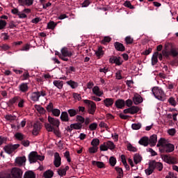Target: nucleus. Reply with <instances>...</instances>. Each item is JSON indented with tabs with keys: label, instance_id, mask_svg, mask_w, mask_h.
<instances>
[{
	"label": "nucleus",
	"instance_id": "f257e3e1",
	"mask_svg": "<svg viewBox=\"0 0 178 178\" xmlns=\"http://www.w3.org/2000/svg\"><path fill=\"white\" fill-rule=\"evenodd\" d=\"M152 92L155 98L159 101L163 102L165 99H166V94H165V92L163 90H162V88L159 87H154L152 89Z\"/></svg>",
	"mask_w": 178,
	"mask_h": 178
},
{
	"label": "nucleus",
	"instance_id": "f03ea898",
	"mask_svg": "<svg viewBox=\"0 0 178 178\" xmlns=\"http://www.w3.org/2000/svg\"><path fill=\"white\" fill-rule=\"evenodd\" d=\"M45 156L38 155L37 152H31L29 155V161L30 163H35L37 161H44Z\"/></svg>",
	"mask_w": 178,
	"mask_h": 178
},
{
	"label": "nucleus",
	"instance_id": "7ed1b4c3",
	"mask_svg": "<svg viewBox=\"0 0 178 178\" xmlns=\"http://www.w3.org/2000/svg\"><path fill=\"white\" fill-rule=\"evenodd\" d=\"M46 96H47V92H45V90L33 92L31 95V101H33V102H38V101H40V97H46Z\"/></svg>",
	"mask_w": 178,
	"mask_h": 178
},
{
	"label": "nucleus",
	"instance_id": "20e7f679",
	"mask_svg": "<svg viewBox=\"0 0 178 178\" xmlns=\"http://www.w3.org/2000/svg\"><path fill=\"white\" fill-rule=\"evenodd\" d=\"M83 102L89 106L88 113H90V115H94L95 111H97V104H95L94 102L88 99H84Z\"/></svg>",
	"mask_w": 178,
	"mask_h": 178
},
{
	"label": "nucleus",
	"instance_id": "39448f33",
	"mask_svg": "<svg viewBox=\"0 0 178 178\" xmlns=\"http://www.w3.org/2000/svg\"><path fill=\"white\" fill-rule=\"evenodd\" d=\"M175 151V145L172 143H166V140L164 142L163 148L161 149V152H167L168 154L173 152Z\"/></svg>",
	"mask_w": 178,
	"mask_h": 178
},
{
	"label": "nucleus",
	"instance_id": "423d86ee",
	"mask_svg": "<svg viewBox=\"0 0 178 178\" xmlns=\"http://www.w3.org/2000/svg\"><path fill=\"white\" fill-rule=\"evenodd\" d=\"M11 178H22L23 177V171L18 168H12L10 173Z\"/></svg>",
	"mask_w": 178,
	"mask_h": 178
},
{
	"label": "nucleus",
	"instance_id": "0eeeda50",
	"mask_svg": "<svg viewBox=\"0 0 178 178\" xmlns=\"http://www.w3.org/2000/svg\"><path fill=\"white\" fill-rule=\"evenodd\" d=\"M20 147V145L15 144V145H8L3 147V149L6 154H8V155H10V154H13L16 149H17Z\"/></svg>",
	"mask_w": 178,
	"mask_h": 178
},
{
	"label": "nucleus",
	"instance_id": "6e6552de",
	"mask_svg": "<svg viewBox=\"0 0 178 178\" xmlns=\"http://www.w3.org/2000/svg\"><path fill=\"white\" fill-rule=\"evenodd\" d=\"M150 168H153V169H156L159 172H162L163 169V164L161 162H156V161H150Z\"/></svg>",
	"mask_w": 178,
	"mask_h": 178
},
{
	"label": "nucleus",
	"instance_id": "1a4fd4ad",
	"mask_svg": "<svg viewBox=\"0 0 178 178\" xmlns=\"http://www.w3.org/2000/svg\"><path fill=\"white\" fill-rule=\"evenodd\" d=\"M164 162L169 163V165H175L177 163V159L171 156L165 155L163 158Z\"/></svg>",
	"mask_w": 178,
	"mask_h": 178
},
{
	"label": "nucleus",
	"instance_id": "9d476101",
	"mask_svg": "<svg viewBox=\"0 0 178 178\" xmlns=\"http://www.w3.org/2000/svg\"><path fill=\"white\" fill-rule=\"evenodd\" d=\"M109 63H115L117 66H120L122 63H123V60H122V58L120 56H113L109 58Z\"/></svg>",
	"mask_w": 178,
	"mask_h": 178
},
{
	"label": "nucleus",
	"instance_id": "9b49d317",
	"mask_svg": "<svg viewBox=\"0 0 178 178\" xmlns=\"http://www.w3.org/2000/svg\"><path fill=\"white\" fill-rule=\"evenodd\" d=\"M61 54L63 56H68V58H72V56L74 55V51L69 49L67 47H63L61 49Z\"/></svg>",
	"mask_w": 178,
	"mask_h": 178
},
{
	"label": "nucleus",
	"instance_id": "f8f14e48",
	"mask_svg": "<svg viewBox=\"0 0 178 178\" xmlns=\"http://www.w3.org/2000/svg\"><path fill=\"white\" fill-rule=\"evenodd\" d=\"M54 165L56 168H59L62 165V159L58 152L54 153Z\"/></svg>",
	"mask_w": 178,
	"mask_h": 178
},
{
	"label": "nucleus",
	"instance_id": "ddd939ff",
	"mask_svg": "<svg viewBox=\"0 0 178 178\" xmlns=\"http://www.w3.org/2000/svg\"><path fill=\"white\" fill-rule=\"evenodd\" d=\"M114 105L118 109H123L126 106V102L123 99H118L115 101Z\"/></svg>",
	"mask_w": 178,
	"mask_h": 178
},
{
	"label": "nucleus",
	"instance_id": "4468645a",
	"mask_svg": "<svg viewBox=\"0 0 178 178\" xmlns=\"http://www.w3.org/2000/svg\"><path fill=\"white\" fill-rule=\"evenodd\" d=\"M41 130V122H38L33 124V136H38V133Z\"/></svg>",
	"mask_w": 178,
	"mask_h": 178
},
{
	"label": "nucleus",
	"instance_id": "2eb2a0df",
	"mask_svg": "<svg viewBox=\"0 0 178 178\" xmlns=\"http://www.w3.org/2000/svg\"><path fill=\"white\" fill-rule=\"evenodd\" d=\"M60 119L61 122H70V117L67 111L61 112Z\"/></svg>",
	"mask_w": 178,
	"mask_h": 178
},
{
	"label": "nucleus",
	"instance_id": "dca6fc26",
	"mask_svg": "<svg viewBox=\"0 0 178 178\" xmlns=\"http://www.w3.org/2000/svg\"><path fill=\"white\" fill-rule=\"evenodd\" d=\"M48 120L49 122L55 127H58L59 126H60V122L58 119H55L51 116H49Z\"/></svg>",
	"mask_w": 178,
	"mask_h": 178
},
{
	"label": "nucleus",
	"instance_id": "f3484780",
	"mask_svg": "<svg viewBox=\"0 0 178 178\" xmlns=\"http://www.w3.org/2000/svg\"><path fill=\"white\" fill-rule=\"evenodd\" d=\"M158 141V136L155 134H153L149 138V144L150 147H155L156 145V143Z\"/></svg>",
	"mask_w": 178,
	"mask_h": 178
},
{
	"label": "nucleus",
	"instance_id": "a211bd4d",
	"mask_svg": "<svg viewBox=\"0 0 178 178\" xmlns=\"http://www.w3.org/2000/svg\"><path fill=\"white\" fill-rule=\"evenodd\" d=\"M114 47L116 51H119L120 52H124L126 49V48L124 47V45H123V44L119 42H114Z\"/></svg>",
	"mask_w": 178,
	"mask_h": 178
},
{
	"label": "nucleus",
	"instance_id": "6ab92c4d",
	"mask_svg": "<svg viewBox=\"0 0 178 178\" xmlns=\"http://www.w3.org/2000/svg\"><path fill=\"white\" fill-rule=\"evenodd\" d=\"M92 91L96 97H102V95H104V91L101 90L97 86L92 89Z\"/></svg>",
	"mask_w": 178,
	"mask_h": 178
},
{
	"label": "nucleus",
	"instance_id": "aec40b11",
	"mask_svg": "<svg viewBox=\"0 0 178 178\" xmlns=\"http://www.w3.org/2000/svg\"><path fill=\"white\" fill-rule=\"evenodd\" d=\"M26 156H19L15 159V163H17L18 166H23V164L26 163Z\"/></svg>",
	"mask_w": 178,
	"mask_h": 178
},
{
	"label": "nucleus",
	"instance_id": "412c9836",
	"mask_svg": "<svg viewBox=\"0 0 178 178\" xmlns=\"http://www.w3.org/2000/svg\"><path fill=\"white\" fill-rule=\"evenodd\" d=\"M138 144H140V145H143V147H148L149 145V138L147 136L142 137L138 141Z\"/></svg>",
	"mask_w": 178,
	"mask_h": 178
},
{
	"label": "nucleus",
	"instance_id": "4be33fe9",
	"mask_svg": "<svg viewBox=\"0 0 178 178\" xmlns=\"http://www.w3.org/2000/svg\"><path fill=\"white\" fill-rule=\"evenodd\" d=\"M69 170V165H66L65 168H60L58 170V175L60 176V177H63V176H66V172Z\"/></svg>",
	"mask_w": 178,
	"mask_h": 178
},
{
	"label": "nucleus",
	"instance_id": "5701e85b",
	"mask_svg": "<svg viewBox=\"0 0 178 178\" xmlns=\"http://www.w3.org/2000/svg\"><path fill=\"white\" fill-rule=\"evenodd\" d=\"M19 90L21 92H27L29 91V85L27 83H22L19 86Z\"/></svg>",
	"mask_w": 178,
	"mask_h": 178
},
{
	"label": "nucleus",
	"instance_id": "b1692460",
	"mask_svg": "<svg viewBox=\"0 0 178 178\" xmlns=\"http://www.w3.org/2000/svg\"><path fill=\"white\" fill-rule=\"evenodd\" d=\"M133 102L135 105H138L143 102V97L140 95H135L133 97Z\"/></svg>",
	"mask_w": 178,
	"mask_h": 178
},
{
	"label": "nucleus",
	"instance_id": "393cba45",
	"mask_svg": "<svg viewBox=\"0 0 178 178\" xmlns=\"http://www.w3.org/2000/svg\"><path fill=\"white\" fill-rule=\"evenodd\" d=\"M19 99H20L19 96H15V97L11 98L8 102V106H12V105H15V104H17V102H19Z\"/></svg>",
	"mask_w": 178,
	"mask_h": 178
},
{
	"label": "nucleus",
	"instance_id": "a878e982",
	"mask_svg": "<svg viewBox=\"0 0 178 178\" xmlns=\"http://www.w3.org/2000/svg\"><path fill=\"white\" fill-rule=\"evenodd\" d=\"M67 113L70 118H74V116H77L78 111L76 108H70L67 110Z\"/></svg>",
	"mask_w": 178,
	"mask_h": 178
},
{
	"label": "nucleus",
	"instance_id": "bb28decb",
	"mask_svg": "<svg viewBox=\"0 0 178 178\" xmlns=\"http://www.w3.org/2000/svg\"><path fill=\"white\" fill-rule=\"evenodd\" d=\"M143 161V156H141L140 155V154L136 153L134 154V162L136 165L141 163V161Z\"/></svg>",
	"mask_w": 178,
	"mask_h": 178
},
{
	"label": "nucleus",
	"instance_id": "cd10ccee",
	"mask_svg": "<svg viewBox=\"0 0 178 178\" xmlns=\"http://www.w3.org/2000/svg\"><path fill=\"white\" fill-rule=\"evenodd\" d=\"M114 100L113 98H106L104 100V104L106 106V108H109L113 105Z\"/></svg>",
	"mask_w": 178,
	"mask_h": 178
},
{
	"label": "nucleus",
	"instance_id": "c85d7f7f",
	"mask_svg": "<svg viewBox=\"0 0 178 178\" xmlns=\"http://www.w3.org/2000/svg\"><path fill=\"white\" fill-rule=\"evenodd\" d=\"M54 86L58 88V90H62L63 88V81L55 80L53 82Z\"/></svg>",
	"mask_w": 178,
	"mask_h": 178
},
{
	"label": "nucleus",
	"instance_id": "c756f323",
	"mask_svg": "<svg viewBox=\"0 0 178 178\" xmlns=\"http://www.w3.org/2000/svg\"><path fill=\"white\" fill-rule=\"evenodd\" d=\"M92 165H93V166H97V168H99V169H102V168H105V164L102 161H92Z\"/></svg>",
	"mask_w": 178,
	"mask_h": 178
},
{
	"label": "nucleus",
	"instance_id": "7c9ffc66",
	"mask_svg": "<svg viewBox=\"0 0 178 178\" xmlns=\"http://www.w3.org/2000/svg\"><path fill=\"white\" fill-rule=\"evenodd\" d=\"M70 127L72 129H74V130H81V129L83 128V124H81V123L77 122L74 124H71Z\"/></svg>",
	"mask_w": 178,
	"mask_h": 178
},
{
	"label": "nucleus",
	"instance_id": "2f4dec72",
	"mask_svg": "<svg viewBox=\"0 0 178 178\" xmlns=\"http://www.w3.org/2000/svg\"><path fill=\"white\" fill-rule=\"evenodd\" d=\"M158 55H159L158 51H156V52H154V54H153V56L152 57V65L153 66L156 65V63H158Z\"/></svg>",
	"mask_w": 178,
	"mask_h": 178
},
{
	"label": "nucleus",
	"instance_id": "473e14b6",
	"mask_svg": "<svg viewBox=\"0 0 178 178\" xmlns=\"http://www.w3.org/2000/svg\"><path fill=\"white\" fill-rule=\"evenodd\" d=\"M67 84L70 86L71 88H73V89L77 88V87H79V83H77V82L72 80L67 81Z\"/></svg>",
	"mask_w": 178,
	"mask_h": 178
},
{
	"label": "nucleus",
	"instance_id": "72a5a7b5",
	"mask_svg": "<svg viewBox=\"0 0 178 178\" xmlns=\"http://www.w3.org/2000/svg\"><path fill=\"white\" fill-rule=\"evenodd\" d=\"M24 178H35V173L33 171H26L24 175Z\"/></svg>",
	"mask_w": 178,
	"mask_h": 178
},
{
	"label": "nucleus",
	"instance_id": "f704fd0d",
	"mask_svg": "<svg viewBox=\"0 0 178 178\" xmlns=\"http://www.w3.org/2000/svg\"><path fill=\"white\" fill-rule=\"evenodd\" d=\"M43 176L44 178H52L54 177V171L48 170L44 172Z\"/></svg>",
	"mask_w": 178,
	"mask_h": 178
},
{
	"label": "nucleus",
	"instance_id": "c9c22d12",
	"mask_svg": "<svg viewBox=\"0 0 178 178\" xmlns=\"http://www.w3.org/2000/svg\"><path fill=\"white\" fill-rule=\"evenodd\" d=\"M95 55L97 58H102V56H104V50H102V47H98L97 50L95 51Z\"/></svg>",
	"mask_w": 178,
	"mask_h": 178
},
{
	"label": "nucleus",
	"instance_id": "e433bc0d",
	"mask_svg": "<svg viewBox=\"0 0 178 178\" xmlns=\"http://www.w3.org/2000/svg\"><path fill=\"white\" fill-rule=\"evenodd\" d=\"M165 138H161L160 140H159L158 143L156 145V147H159V150L161 152V149L163 148V145L165 144Z\"/></svg>",
	"mask_w": 178,
	"mask_h": 178
},
{
	"label": "nucleus",
	"instance_id": "4c0bfd02",
	"mask_svg": "<svg viewBox=\"0 0 178 178\" xmlns=\"http://www.w3.org/2000/svg\"><path fill=\"white\" fill-rule=\"evenodd\" d=\"M35 109L39 112V113H41L42 115H44L45 113V108L44 107H41V106L38 104H35Z\"/></svg>",
	"mask_w": 178,
	"mask_h": 178
},
{
	"label": "nucleus",
	"instance_id": "58836bf2",
	"mask_svg": "<svg viewBox=\"0 0 178 178\" xmlns=\"http://www.w3.org/2000/svg\"><path fill=\"white\" fill-rule=\"evenodd\" d=\"M124 41L127 45H131V44H133V42H134V39L131 38V36L128 35L124 38Z\"/></svg>",
	"mask_w": 178,
	"mask_h": 178
},
{
	"label": "nucleus",
	"instance_id": "ea45409f",
	"mask_svg": "<svg viewBox=\"0 0 178 178\" xmlns=\"http://www.w3.org/2000/svg\"><path fill=\"white\" fill-rule=\"evenodd\" d=\"M154 170H155L154 168L151 167V163L149 162L148 168L145 170L146 175L147 176L152 175V173H154Z\"/></svg>",
	"mask_w": 178,
	"mask_h": 178
},
{
	"label": "nucleus",
	"instance_id": "a19ab883",
	"mask_svg": "<svg viewBox=\"0 0 178 178\" xmlns=\"http://www.w3.org/2000/svg\"><path fill=\"white\" fill-rule=\"evenodd\" d=\"M129 110L131 111V115H134L140 111V108L138 106H132L129 108Z\"/></svg>",
	"mask_w": 178,
	"mask_h": 178
},
{
	"label": "nucleus",
	"instance_id": "79ce46f5",
	"mask_svg": "<svg viewBox=\"0 0 178 178\" xmlns=\"http://www.w3.org/2000/svg\"><path fill=\"white\" fill-rule=\"evenodd\" d=\"M106 144L107 145L108 149H115V143H113V142L108 140L107 142H106Z\"/></svg>",
	"mask_w": 178,
	"mask_h": 178
},
{
	"label": "nucleus",
	"instance_id": "37998d69",
	"mask_svg": "<svg viewBox=\"0 0 178 178\" xmlns=\"http://www.w3.org/2000/svg\"><path fill=\"white\" fill-rule=\"evenodd\" d=\"M86 120V118H84V117L80 115H77L76 116V122H78V123H81V124H83V123H84Z\"/></svg>",
	"mask_w": 178,
	"mask_h": 178
},
{
	"label": "nucleus",
	"instance_id": "c03bdc74",
	"mask_svg": "<svg viewBox=\"0 0 178 178\" xmlns=\"http://www.w3.org/2000/svg\"><path fill=\"white\" fill-rule=\"evenodd\" d=\"M115 170L118 173V176L121 177H124V174L123 173V169L122 168L115 167Z\"/></svg>",
	"mask_w": 178,
	"mask_h": 178
},
{
	"label": "nucleus",
	"instance_id": "a18cd8bd",
	"mask_svg": "<svg viewBox=\"0 0 178 178\" xmlns=\"http://www.w3.org/2000/svg\"><path fill=\"white\" fill-rule=\"evenodd\" d=\"M177 113H174V114H167V118L168 119H172L174 120V122H177Z\"/></svg>",
	"mask_w": 178,
	"mask_h": 178
},
{
	"label": "nucleus",
	"instance_id": "49530a36",
	"mask_svg": "<svg viewBox=\"0 0 178 178\" xmlns=\"http://www.w3.org/2000/svg\"><path fill=\"white\" fill-rule=\"evenodd\" d=\"M15 138L17 140H19V141H22V140H24V135L22 133L17 132L15 134Z\"/></svg>",
	"mask_w": 178,
	"mask_h": 178
},
{
	"label": "nucleus",
	"instance_id": "de8ad7c7",
	"mask_svg": "<svg viewBox=\"0 0 178 178\" xmlns=\"http://www.w3.org/2000/svg\"><path fill=\"white\" fill-rule=\"evenodd\" d=\"M44 127L46 129V130L49 132H51V131H54V126L51 125V124H48V123H46L44 124Z\"/></svg>",
	"mask_w": 178,
	"mask_h": 178
},
{
	"label": "nucleus",
	"instance_id": "09e8293b",
	"mask_svg": "<svg viewBox=\"0 0 178 178\" xmlns=\"http://www.w3.org/2000/svg\"><path fill=\"white\" fill-rule=\"evenodd\" d=\"M170 54L172 56H177L178 55L177 49L175 47H172L170 50Z\"/></svg>",
	"mask_w": 178,
	"mask_h": 178
},
{
	"label": "nucleus",
	"instance_id": "8fccbe9b",
	"mask_svg": "<svg viewBox=\"0 0 178 178\" xmlns=\"http://www.w3.org/2000/svg\"><path fill=\"white\" fill-rule=\"evenodd\" d=\"M128 151H131V152H137V148L134 147V146L131 145V143L127 145Z\"/></svg>",
	"mask_w": 178,
	"mask_h": 178
},
{
	"label": "nucleus",
	"instance_id": "3c124183",
	"mask_svg": "<svg viewBox=\"0 0 178 178\" xmlns=\"http://www.w3.org/2000/svg\"><path fill=\"white\" fill-rule=\"evenodd\" d=\"M131 127L133 130H140V129H141V123L138 122L132 124Z\"/></svg>",
	"mask_w": 178,
	"mask_h": 178
},
{
	"label": "nucleus",
	"instance_id": "603ef678",
	"mask_svg": "<svg viewBox=\"0 0 178 178\" xmlns=\"http://www.w3.org/2000/svg\"><path fill=\"white\" fill-rule=\"evenodd\" d=\"M47 27L50 30H54V29H55V27H56V24H55V22L54 21H51L47 24Z\"/></svg>",
	"mask_w": 178,
	"mask_h": 178
},
{
	"label": "nucleus",
	"instance_id": "864d4df0",
	"mask_svg": "<svg viewBox=\"0 0 178 178\" xmlns=\"http://www.w3.org/2000/svg\"><path fill=\"white\" fill-rule=\"evenodd\" d=\"M34 3V0H24L22 6H31Z\"/></svg>",
	"mask_w": 178,
	"mask_h": 178
},
{
	"label": "nucleus",
	"instance_id": "5fc2aeb1",
	"mask_svg": "<svg viewBox=\"0 0 178 178\" xmlns=\"http://www.w3.org/2000/svg\"><path fill=\"white\" fill-rule=\"evenodd\" d=\"M0 178H12V175H10V173L1 172Z\"/></svg>",
	"mask_w": 178,
	"mask_h": 178
},
{
	"label": "nucleus",
	"instance_id": "6e6d98bb",
	"mask_svg": "<svg viewBox=\"0 0 178 178\" xmlns=\"http://www.w3.org/2000/svg\"><path fill=\"white\" fill-rule=\"evenodd\" d=\"M116 158H115L114 156H111L109 159V163L111 165V166H115V165H116Z\"/></svg>",
	"mask_w": 178,
	"mask_h": 178
},
{
	"label": "nucleus",
	"instance_id": "4d7b16f0",
	"mask_svg": "<svg viewBox=\"0 0 178 178\" xmlns=\"http://www.w3.org/2000/svg\"><path fill=\"white\" fill-rule=\"evenodd\" d=\"M91 145H92V147H98L99 145V139L98 138L92 139L91 142Z\"/></svg>",
	"mask_w": 178,
	"mask_h": 178
},
{
	"label": "nucleus",
	"instance_id": "13d9d810",
	"mask_svg": "<svg viewBox=\"0 0 178 178\" xmlns=\"http://www.w3.org/2000/svg\"><path fill=\"white\" fill-rule=\"evenodd\" d=\"M51 113L54 115V116L58 117L60 116V110L58 108H54L52 110Z\"/></svg>",
	"mask_w": 178,
	"mask_h": 178
},
{
	"label": "nucleus",
	"instance_id": "bf43d9fd",
	"mask_svg": "<svg viewBox=\"0 0 178 178\" xmlns=\"http://www.w3.org/2000/svg\"><path fill=\"white\" fill-rule=\"evenodd\" d=\"M97 127H98V124H97V122H93L89 125V129L91 131L97 130Z\"/></svg>",
	"mask_w": 178,
	"mask_h": 178
},
{
	"label": "nucleus",
	"instance_id": "052dcab7",
	"mask_svg": "<svg viewBox=\"0 0 178 178\" xmlns=\"http://www.w3.org/2000/svg\"><path fill=\"white\" fill-rule=\"evenodd\" d=\"M21 77L22 80L24 81V80H29V78L30 77V74L29 73V72H25Z\"/></svg>",
	"mask_w": 178,
	"mask_h": 178
},
{
	"label": "nucleus",
	"instance_id": "680f3d73",
	"mask_svg": "<svg viewBox=\"0 0 178 178\" xmlns=\"http://www.w3.org/2000/svg\"><path fill=\"white\" fill-rule=\"evenodd\" d=\"M90 154H95L98 151V147L92 146L88 149Z\"/></svg>",
	"mask_w": 178,
	"mask_h": 178
},
{
	"label": "nucleus",
	"instance_id": "e2e57ef3",
	"mask_svg": "<svg viewBox=\"0 0 178 178\" xmlns=\"http://www.w3.org/2000/svg\"><path fill=\"white\" fill-rule=\"evenodd\" d=\"M168 102L170 105H172V106H176V105H177V102H176L174 97H170Z\"/></svg>",
	"mask_w": 178,
	"mask_h": 178
},
{
	"label": "nucleus",
	"instance_id": "0e129e2a",
	"mask_svg": "<svg viewBox=\"0 0 178 178\" xmlns=\"http://www.w3.org/2000/svg\"><path fill=\"white\" fill-rule=\"evenodd\" d=\"M46 109L47 112H51L55 108H54V104L52 102H50L46 107Z\"/></svg>",
	"mask_w": 178,
	"mask_h": 178
},
{
	"label": "nucleus",
	"instance_id": "69168bd1",
	"mask_svg": "<svg viewBox=\"0 0 178 178\" xmlns=\"http://www.w3.org/2000/svg\"><path fill=\"white\" fill-rule=\"evenodd\" d=\"M124 6H125V8H129V9H134V6L131 5V3L129 1H126L124 3Z\"/></svg>",
	"mask_w": 178,
	"mask_h": 178
},
{
	"label": "nucleus",
	"instance_id": "338daca9",
	"mask_svg": "<svg viewBox=\"0 0 178 178\" xmlns=\"http://www.w3.org/2000/svg\"><path fill=\"white\" fill-rule=\"evenodd\" d=\"M0 48L2 49V51H9V49H10V46L6 44H3L0 45Z\"/></svg>",
	"mask_w": 178,
	"mask_h": 178
},
{
	"label": "nucleus",
	"instance_id": "774afa93",
	"mask_svg": "<svg viewBox=\"0 0 178 178\" xmlns=\"http://www.w3.org/2000/svg\"><path fill=\"white\" fill-rule=\"evenodd\" d=\"M111 37L105 36L102 40V44H104L105 45L106 42H111Z\"/></svg>",
	"mask_w": 178,
	"mask_h": 178
}]
</instances>
